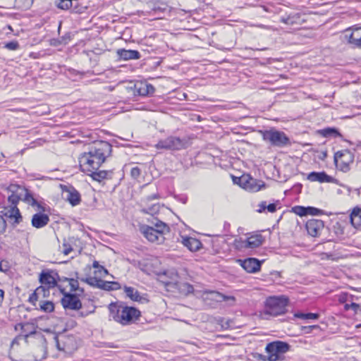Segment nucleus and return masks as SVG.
<instances>
[{
	"label": "nucleus",
	"instance_id": "bf43d9fd",
	"mask_svg": "<svg viewBox=\"0 0 361 361\" xmlns=\"http://www.w3.org/2000/svg\"><path fill=\"white\" fill-rule=\"evenodd\" d=\"M94 312V310H93L92 311H90V312H84V311H81L78 313L79 316L81 317H87L88 314H90V313H92Z\"/></svg>",
	"mask_w": 361,
	"mask_h": 361
},
{
	"label": "nucleus",
	"instance_id": "6e6552de",
	"mask_svg": "<svg viewBox=\"0 0 361 361\" xmlns=\"http://www.w3.org/2000/svg\"><path fill=\"white\" fill-rule=\"evenodd\" d=\"M187 142L176 136H169L166 139L159 140L155 145L157 149L169 150H180L186 147Z\"/></svg>",
	"mask_w": 361,
	"mask_h": 361
},
{
	"label": "nucleus",
	"instance_id": "a19ab883",
	"mask_svg": "<svg viewBox=\"0 0 361 361\" xmlns=\"http://www.w3.org/2000/svg\"><path fill=\"white\" fill-rule=\"evenodd\" d=\"M292 211L300 216H305L307 215V207L295 206L292 208Z\"/></svg>",
	"mask_w": 361,
	"mask_h": 361
},
{
	"label": "nucleus",
	"instance_id": "7c9ffc66",
	"mask_svg": "<svg viewBox=\"0 0 361 361\" xmlns=\"http://www.w3.org/2000/svg\"><path fill=\"white\" fill-rule=\"evenodd\" d=\"M88 6L84 5L82 0H74L72 3V6L70 8L71 13L82 14L87 11Z\"/></svg>",
	"mask_w": 361,
	"mask_h": 361
},
{
	"label": "nucleus",
	"instance_id": "0e129e2a",
	"mask_svg": "<svg viewBox=\"0 0 361 361\" xmlns=\"http://www.w3.org/2000/svg\"><path fill=\"white\" fill-rule=\"evenodd\" d=\"M105 281L101 279H99L98 280V282L97 283H95L96 285V288H101L102 286V282H104Z\"/></svg>",
	"mask_w": 361,
	"mask_h": 361
},
{
	"label": "nucleus",
	"instance_id": "4d7b16f0",
	"mask_svg": "<svg viewBox=\"0 0 361 361\" xmlns=\"http://www.w3.org/2000/svg\"><path fill=\"white\" fill-rule=\"evenodd\" d=\"M61 38V40L59 41V44H66L68 42V40L70 39V37L69 36H63Z\"/></svg>",
	"mask_w": 361,
	"mask_h": 361
},
{
	"label": "nucleus",
	"instance_id": "e2e57ef3",
	"mask_svg": "<svg viewBox=\"0 0 361 361\" xmlns=\"http://www.w3.org/2000/svg\"><path fill=\"white\" fill-rule=\"evenodd\" d=\"M4 298V291L0 289V306L1 305Z\"/></svg>",
	"mask_w": 361,
	"mask_h": 361
},
{
	"label": "nucleus",
	"instance_id": "c03bdc74",
	"mask_svg": "<svg viewBox=\"0 0 361 361\" xmlns=\"http://www.w3.org/2000/svg\"><path fill=\"white\" fill-rule=\"evenodd\" d=\"M246 239L243 240L242 238L235 239L234 240V246L237 250H242L245 249H248V246L246 245Z\"/></svg>",
	"mask_w": 361,
	"mask_h": 361
},
{
	"label": "nucleus",
	"instance_id": "aec40b11",
	"mask_svg": "<svg viewBox=\"0 0 361 361\" xmlns=\"http://www.w3.org/2000/svg\"><path fill=\"white\" fill-rule=\"evenodd\" d=\"M88 173L93 180L101 182L104 179H111L113 176L111 170H92V171H83Z\"/></svg>",
	"mask_w": 361,
	"mask_h": 361
},
{
	"label": "nucleus",
	"instance_id": "20e7f679",
	"mask_svg": "<svg viewBox=\"0 0 361 361\" xmlns=\"http://www.w3.org/2000/svg\"><path fill=\"white\" fill-rule=\"evenodd\" d=\"M260 133L263 140L271 147L283 148L291 145L290 139L283 131L272 128Z\"/></svg>",
	"mask_w": 361,
	"mask_h": 361
},
{
	"label": "nucleus",
	"instance_id": "49530a36",
	"mask_svg": "<svg viewBox=\"0 0 361 361\" xmlns=\"http://www.w3.org/2000/svg\"><path fill=\"white\" fill-rule=\"evenodd\" d=\"M324 214L325 212L322 209L310 206L307 207V215L320 216Z\"/></svg>",
	"mask_w": 361,
	"mask_h": 361
},
{
	"label": "nucleus",
	"instance_id": "7ed1b4c3",
	"mask_svg": "<svg viewBox=\"0 0 361 361\" xmlns=\"http://www.w3.org/2000/svg\"><path fill=\"white\" fill-rule=\"evenodd\" d=\"M289 299L286 295L270 296L264 302V308L260 312L262 318L268 319L269 317L284 314L288 305Z\"/></svg>",
	"mask_w": 361,
	"mask_h": 361
},
{
	"label": "nucleus",
	"instance_id": "4c0bfd02",
	"mask_svg": "<svg viewBox=\"0 0 361 361\" xmlns=\"http://www.w3.org/2000/svg\"><path fill=\"white\" fill-rule=\"evenodd\" d=\"M34 0H16L15 4L16 6L22 10L29 9L32 4Z\"/></svg>",
	"mask_w": 361,
	"mask_h": 361
},
{
	"label": "nucleus",
	"instance_id": "de8ad7c7",
	"mask_svg": "<svg viewBox=\"0 0 361 361\" xmlns=\"http://www.w3.org/2000/svg\"><path fill=\"white\" fill-rule=\"evenodd\" d=\"M333 230L337 237L341 236L344 233L343 228H342L341 225L338 222H336L333 226Z\"/></svg>",
	"mask_w": 361,
	"mask_h": 361
},
{
	"label": "nucleus",
	"instance_id": "a211bd4d",
	"mask_svg": "<svg viewBox=\"0 0 361 361\" xmlns=\"http://www.w3.org/2000/svg\"><path fill=\"white\" fill-rule=\"evenodd\" d=\"M307 180L311 182L334 183L335 179L325 171H312L307 175Z\"/></svg>",
	"mask_w": 361,
	"mask_h": 361
},
{
	"label": "nucleus",
	"instance_id": "c9c22d12",
	"mask_svg": "<svg viewBox=\"0 0 361 361\" xmlns=\"http://www.w3.org/2000/svg\"><path fill=\"white\" fill-rule=\"evenodd\" d=\"M66 280H68L71 293L78 292L77 293L79 295L84 293V288L79 286V283L77 279L66 278Z\"/></svg>",
	"mask_w": 361,
	"mask_h": 361
},
{
	"label": "nucleus",
	"instance_id": "39448f33",
	"mask_svg": "<svg viewBox=\"0 0 361 361\" xmlns=\"http://www.w3.org/2000/svg\"><path fill=\"white\" fill-rule=\"evenodd\" d=\"M290 345L284 341H276L269 343L266 348V352L269 355V361H277L280 359V355L288 352Z\"/></svg>",
	"mask_w": 361,
	"mask_h": 361
},
{
	"label": "nucleus",
	"instance_id": "4468645a",
	"mask_svg": "<svg viewBox=\"0 0 361 361\" xmlns=\"http://www.w3.org/2000/svg\"><path fill=\"white\" fill-rule=\"evenodd\" d=\"M241 267L248 273H256L260 270L262 262L256 258L249 257L245 259H238Z\"/></svg>",
	"mask_w": 361,
	"mask_h": 361
},
{
	"label": "nucleus",
	"instance_id": "13d9d810",
	"mask_svg": "<svg viewBox=\"0 0 361 361\" xmlns=\"http://www.w3.org/2000/svg\"><path fill=\"white\" fill-rule=\"evenodd\" d=\"M3 261H0V271L1 272H6L8 270V266L4 265Z\"/></svg>",
	"mask_w": 361,
	"mask_h": 361
},
{
	"label": "nucleus",
	"instance_id": "6e6d98bb",
	"mask_svg": "<svg viewBox=\"0 0 361 361\" xmlns=\"http://www.w3.org/2000/svg\"><path fill=\"white\" fill-rule=\"evenodd\" d=\"M219 296L220 298H222V300L224 301H233L234 302L235 300V298L233 297V296H228V295H222V294H219Z\"/></svg>",
	"mask_w": 361,
	"mask_h": 361
},
{
	"label": "nucleus",
	"instance_id": "603ef678",
	"mask_svg": "<svg viewBox=\"0 0 361 361\" xmlns=\"http://www.w3.org/2000/svg\"><path fill=\"white\" fill-rule=\"evenodd\" d=\"M218 324L221 326L222 329H227L230 327L229 321H225L224 318L219 317L217 320Z\"/></svg>",
	"mask_w": 361,
	"mask_h": 361
},
{
	"label": "nucleus",
	"instance_id": "dca6fc26",
	"mask_svg": "<svg viewBox=\"0 0 361 361\" xmlns=\"http://www.w3.org/2000/svg\"><path fill=\"white\" fill-rule=\"evenodd\" d=\"M155 91L154 87L146 82H137L134 85L133 92L139 96L152 95Z\"/></svg>",
	"mask_w": 361,
	"mask_h": 361
},
{
	"label": "nucleus",
	"instance_id": "412c9836",
	"mask_svg": "<svg viewBox=\"0 0 361 361\" xmlns=\"http://www.w3.org/2000/svg\"><path fill=\"white\" fill-rule=\"evenodd\" d=\"M279 21L288 25H302L305 20L301 19L300 13H291L280 17Z\"/></svg>",
	"mask_w": 361,
	"mask_h": 361
},
{
	"label": "nucleus",
	"instance_id": "79ce46f5",
	"mask_svg": "<svg viewBox=\"0 0 361 361\" xmlns=\"http://www.w3.org/2000/svg\"><path fill=\"white\" fill-rule=\"evenodd\" d=\"M37 292L39 293L40 298H48L50 295V288L40 285L37 288Z\"/></svg>",
	"mask_w": 361,
	"mask_h": 361
},
{
	"label": "nucleus",
	"instance_id": "f8f14e48",
	"mask_svg": "<svg viewBox=\"0 0 361 361\" xmlns=\"http://www.w3.org/2000/svg\"><path fill=\"white\" fill-rule=\"evenodd\" d=\"M122 311L121 324L123 325H128L136 322L141 315L140 310L137 308L125 305Z\"/></svg>",
	"mask_w": 361,
	"mask_h": 361
},
{
	"label": "nucleus",
	"instance_id": "393cba45",
	"mask_svg": "<svg viewBox=\"0 0 361 361\" xmlns=\"http://www.w3.org/2000/svg\"><path fill=\"white\" fill-rule=\"evenodd\" d=\"M348 42L355 47L361 48V26L353 28V32L349 35H345Z\"/></svg>",
	"mask_w": 361,
	"mask_h": 361
},
{
	"label": "nucleus",
	"instance_id": "37998d69",
	"mask_svg": "<svg viewBox=\"0 0 361 361\" xmlns=\"http://www.w3.org/2000/svg\"><path fill=\"white\" fill-rule=\"evenodd\" d=\"M98 276H99L98 275H95L94 276H89V277H86V278H81L80 281L87 283L90 286L96 288L95 283H97L98 282V280H99Z\"/></svg>",
	"mask_w": 361,
	"mask_h": 361
},
{
	"label": "nucleus",
	"instance_id": "69168bd1",
	"mask_svg": "<svg viewBox=\"0 0 361 361\" xmlns=\"http://www.w3.org/2000/svg\"><path fill=\"white\" fill-rule=\"evenodd\" d=\"M180 201L183 203V204H185L188 201V198L187 197H183L180 199Z\"/></svg>",
	"mask_w": 361,
	"mask_h": 361
},
{
	"label": "nucleus",
	"instance_id": "052dcab7",
	"mask_svg": "<svg viewBox=\"0 0 361 361\" xmlns=\"http://www.w3.org/2000/svg\"><path fill=\"white\" fill-rule=\"evenodd\" d=\"M92 267L94 269H97V270H99L100 267H102V265H99V262L96 260H94L92 263Z\"/></svg>",
	"mask_w": 361,
	"mask_h": 361
},
{
	"label": "nucleus",
	"instance_id": "c756f323",
	"mask_svg": "<svg viewBox=\"0 0 361 361\" xmlns=\"http://www.w3.org/2000/svg\"><path fill=\"white\" fill-rule=\"evenodd\" d=\"M263 239L261 234L252 235L246 239V245L249 248L258 247L262 244Z\"/></svg>",
	"mask_w": 361,
	"mask_h": 361
},
{
	"label": "nucleus",
	"instance_id": "1a4fd4ad",
	"mask_svg": "<svg viewBox=\"0 0 361 361\" xmlns=\"http://www.w3.org/2000/svg\"><path fill=\"white\" fill-rule=\"evenodd\" d=\"M161 198V195L159 193L157 192L150 195H148L145 197L142 198L141 204L143 206L142 209V212L145 214H149L152 216L157 214L160 209V204L159 203H153L151 202L154 200H159Z\"/></svg>",
	"mask_w": 361,
	"mask_h": 361
},
{
	"label": "nucleus",
	"instance_id": "cd10ccee",
	"mask_svg": "<svg viewBox=\"0 0 361 361\" xmlns=\"http://www.w3.org/2000/svg\"><path fill=\"white\" fill-rule=\"evenodd\" d=\"M54 303L50 300H39V306L35 307L36 310H40L45 313H51L54 311Z\"/></svg>",
	"mask_w": 361,
	"mask_h": 361
},
{
	"label": "nucleus",
	"instance_id": "72a5a7b5",
	"mask_svg": "<svg viewBox=\"0 0 361 361\" xmlns=\"http://www.w3.org/2000/svg\"><path fill=\"white\" fill-rule=\"evenodd\" d=\"M68 338L63 334L56 335L54 336V341L56 346L59 350L66 351V341Z\"/></svg>",
	"mask_w": 361,
	"mask_h": 361
},
{
	"label": "nucleus",
	"instance_id": "f03ea898",
	"mask_svg": "<svg viewBox=\"0 0 361 361\" xmlns=\"http://www.w3.org/2000/svg\"><path fill=\"white\" fill-rule=\"evenodd\" d=\"M112 145L104 140H96L88 145L87 151L79 157L82 171H92L99 169L106 159L111 156Z\"/></svg>",
	"mask_w": 361,
	"mask_h": 361
},
{
	"label": "nucleus",
	"instance_id": "0eeeda50",
	"mask_svg": "<svg viewBox=\"0 0 361 361\" xmlns=\"http://www.w3.org/2000/svg\"><path fill=\"white\" fill-rule=\"evenodd\" d=\"M60 290L63 295L61 299V303L66 310L78 311L82 308V304L79 298V294L77 293L66 292L62 288H60Z\"/></svg>",
	"mask_w": 361,
	"mask_h": 361
},
{
	"label": "nucleus",
	"instance_id": "5701e85b",
	"mask_svg": "<svg viewBox=\"0 0 361 361\" xmlns=\"http://www.w3.org/2000/svg\"><path fill=\"white\" fill-rule=\"evenodd\" d=\"M49 221V217L47 214L42 212L35 214L32 218V226L37 228H41L45 226Z\"/></svg>",
	"mask_w": 361,
	"mask_h": 361
},
{
	"label": "nucleus",
	"instance_id": "774afa93",
	"mask_svg": "<svg viewBox=\"0 0 361 361\" xmlns=\"http://www.w3.org/2000/svg\"><path fill=\"white\" fill-rule=\"evenodd\" d=\"M323 157H326V152H324V153L323 154Z\"/></svg>",
	"mask_w": 361,
	"mask_h": 361
},
{
	"label": "nucleus",
	"instance_id": "8fccbe9b",
	"mask_svg": "<svg viewBox=\"0 0 361 361\" xmlns=\"http://www.w3.org/2000/svg\"><path fill=\"white\" fill-rule=\"evenodd\" d=\"M141 174V170L138 166L133 167L130 170V176L133 178L137 179Z\"/></svg>",
	"mask_w": 361,
	"mask_h": 361
},
{
	"label": "nucleus",
	"instance_id": "9d476101",
	"mask_svg": "<svg viewBox=\"0 0 361 361\" xmlns=\"http://www.w3.org/2000/svg\"><path fill=\"white\" fill-rule=\"evenodd\" d=\"M57 279H59V275L58 272L51 269L43 270L39 276V281L41 285L50 288L58 286L60 289L61 287L58 286Z\"/></svg>",
	"mask_w": 361,
	"mask_h": 361
},
{
	"label": "nucleus",
	"instance_id": "58836bf2",
	"mask_svg": "<svg viewBox=\"0 0 361 361\" xmlns=\"http://www.w3.org/2000/svg\"><path fill=\"white\" fill-rule=\"evenodd\" d=\"M295 317L297 318L302 319H317L319 317V314L317 313H303V312H298L295 314Z\"/></svg>",
	"mask_w": 361,
	"mask_h": 361
},
{
	"label": "nucleus",
	"instance_id": "f257e3e1",
	"mask_svg": "<svg viewBox=\"0 0 361 361\" xmlns=\"http://www.w3.org/2000/svg\"><path fill=\"white\" fill-rule=\"evenodd\" d=\"M8 192L10 193L8 196L10 208L4 212V215L10 219H14L16 224H19L23 219L20 210L17 207L20 200L32 207L36 206L38 210L45 211L44 206L34 197V194L25 187L17 184H11L8 187Z\"/></svg>",
	"mask_w": 361,
	"mask_h": 361
},
{
	"label": "nucleus",
	"instance_id": "bb28decb",
	"mask_svg": "<svg viewBox=\"0 0 361 361\" xmlns=\"http://www.w3.org/2000/svg\"><path fill=\"white\" fill-rule=\"evenodd\" d=\"M153 220L155 221V222H154L153 221H152V224L154 226V230H156L157 233L160 235L161 240H163L164 238L163 237V235L169 233L170 232V227L169 226V225H167L166 223L163 222L161 220L154 218H153Z\"/></svg>",
	"mask_w": 361,
	"mask_h": 361
},
{
	"label": "nucleus",
	"instance_id": "4be33fe9",
	"mask_svg": "<svg viewBox=\"0 0 361 361\" xmlns=\"http://www.w3.org/2000/svg\"><path fill=\"white\" fill-rule=\"evenodd\" d=\"M116 53L119 59L125 61L140 59L141 58L140 53L137 50L118 49Z\"/></svg>",
	"mask_w": 361,
	"mask_h": 361
},
{
	"label": "nucleus",
	"instance_id": "f704fd0d",
	"mask_svg": "<svg viewBox=\"0 0 361 361\" xmlns=\"http://www.w3.org/2000/svg\"><path fill=\"white\" fill-rule=\"evenodd\" d=\"M176 286L179 292L185 295L192 293L194 291L193 286L187 282H180L178 283Z\"/></svg>",
	"mask_w": 361,
	"mask_h": 361
},
{
	"label": "nucleus",
	"instance_id": "6ab92c4d",
	"mask_svg": "<svg viewBox=\"0 0 361 361\" xmlns=\"http://www.w3.org/2000/svg\"><path fill=\"white\" fill-rule=\"evenodd\" d=\"M140 232L150 242L159 241L161 236L153 226L142 225L140 228Z\"/></svg>",
	"mask_w": 361,
	"mask_h": 361
},
{
	"label": "nucleus",
	"instance_id": "3c124183",
	"mask_svg": "<svg viewBox=\"0 0 361 361\" xmlns=\"http://www.w3.org/2000/svg\"><path fill=\"white\" fill-rule=\"evenodd\" d=\"M7 224L3 216L0 215V235L3 234L6 229Z\"/></svg>",
	"mask_w": 361,
	"mask_h": 361
},
{
	"label": "nucleus",
	"instance_id": "a18cd8bd",
	"mask_svg": "<svg viewBox=\"0 0 361 361\" xmlns=\"http://www.w3.org/2000/svg\"><path fill=\"white\" fill-rule=\"evenodd\" d=\"M39 293L37 292V289L36 288L35 291L30 295L27 301L33 306L36 307V302L39 300Z\"/></svg>",
	"mask_w": 361,
	"mask_h": 361
},
{
	"label": "nucleus",
	"instance_id": "9b49d317",
	"mask_svg": "<svg viewBox=\"0 0 361 361\" xmlns=\"http://www.w3.org/2000/svg\"><path fill=\"white\" fill-rule=\"evenodd\" d=\"M63 198L72 206L78 205L81 202L80 192L72 185H61Z\"/></svg>",
	"mask_w": 361,
	"mask_h": 361
},
{
	"label": "nucleus",
	"instance_id": "680f3d73",
	"mask_svg": "<svg viewBox=\"0 0 361 361\" xmlns=\"http://www.w3.org/2000/svg\"><path fill=\"white\" fill-rule=\"evenodd\" d=\"M61 40V38H59V39H51V45H54V46H58L60 44H59V41Z\"/></svg>",
	"mask_w": 361,
	"mask_h": 361
},
{
	"label": "nucleus",
	"instance_id": "423d86ee",
	"mask_svg": "<svg viewBox=\"0 0 361 361\" xmlns=\"http://www.w3.org/2000/svg\"><path fill=\"white\" fill-rule=\"evenodd\" d=\"M355 155L349 149H343L334 154V163L339 170L347 172L350 170V165L353 163Z\"/></svg>",
	"mask_w": 361,
	"mask_h": 361
},
{
	"label": "nucleus",
	"instance_id": "5fc2aeb1",
	"mask_svg": "<svg viewBox=\"0 0 361 361\" xmlns=\"http://www.w3.org/2000/svg\"><path fill=\"white\" fill-rule=\"evenodd\" d=\"M63 247H65L63 251V253L65 255H68L72 250H73V248L71 247V246L68 244H66V243H63Z\"/></svg>",
	"mask_w": 361,
	"mask_h": 361
},
{
	"label": "nucleus",
	"instance_id": "473e14b6",
	"mask_svg": "<svg viewBox=\"0 0 361 361\" xmlns=\"http://www.w3.org/2000/svg\"><path fill=\"white\" fill-rule=\"evenodd\" d=\"M279 204H280L279 200H277L276 203H270L269 204H267V202L262 201L259 204L257 212L262 213L264 212L265 209H267L268 212L274 213L276 211V206Z\"/></svg>",
	"mask_w": 361,
	"mask_h": 361
},
{
	"label": "nucleus",
	"instance_id": "a878e982",
	"mask_svg": "<svg viewBox=\"0 0 361 361\" xmlns=\"http://www.w3.org/2000/svg\"><path fill=\"white\" fill-rule=\"evenodd\" d=\"M124 292L126 293V295L133 301L140 302H143V301H147V300L145 297L142 296L140 292L137 290L135 289L133 287L125 286Z\"/></svg>",
	"mask_w": 361,
	"mask_h": 361
},
{
	"label": "nucleus",
	"instance_id": "f3484780",
	"mask_svg": "<svg viewBox=\"0 0 361 361\" xmlns=\"http://www.w3.org/2000/svg\"><path fill=\"white\" fill-rule=\"evenodd\" d=\"M123 307L124 302H111L108 307L109 317L120 324L121 322V315Z\"/></svg>",
	"mask_w": 361,
	"mask_h": 361
},
{
	"label": "nucleus",
	"instance_id": "c85d7f7f",
	"mask_svg": "<svg viewBox=\"0 0 361 361\" xmlns=\"http://www.w3.org/2000/svg\"><path fill=\"white\" fill-rule=\"evenodd\" d=\"M318 133L324 137H341L338 130L334 127H328L318 130Z\"/></svg>",
	"mask_w": 361,
	"mask_h": 361
},
{
	"label": "nucleus",
	"instance_id": "09e8293b",
	"mask_svg": "<svg viewBox=\"0 0 361 361\" xmlns=\"http://www.w3.org/2000/svg\"><path fill=\"white\" fill-rule=\"evenodd\" d=\"M4 47L9 50L14 51L19 48V44L17 41H11L7 42Z\"/></svg>",
	"mask_w": 361,
	"mask_h": 361
},
{
	"label": "nucleus",
	"instance_id": "338daca9",
	"mask_svg": "<svg viewBox=\"0 0 361 361\" xmlns=\"http://www.w3.org/2000/svg\"><path fill=\"white\" fill-rule=\"evenodd\" d=\"M66 277H63V279H61V278L59 277V279H57V281H68V280H66Z\"/></svg>",
	"mask_w": 361,
	"mask_h": 361
},
{
	"label": "nucleus",
	"instance_id": "2f4dec72",
	"mask_svg": "<svg viewBox=\"0 0 361 361\" xmlns=\"http://www.w3.org/2000/svg\"><path fill=\"white\" fill-rule=\"evenodd\" d=\"M350 219L351 224L357 228L361 226V209L358 207H355L353 209L350 215Z\"/></svg>",
	"mask_w": 361,
	"mask_h": 361
},
{
	"label": "nucleus",
	"instance_id": "ea45409f",
	"mask_svg": "<svg viewBox=\"0 0 361 361\" xmlns=\"http://www.w3.org/2000/svg\"><path fill=\"white\" fill-rule=\"evenodd\" d=\"M344 310L346 311L353 310L354 313L357 314L358 312L361 311V306L354 302H351L350 303L346 302L344 305Z\"/></svg>",
	"mask_w": 361,
	"mask_h": 361
},
{
	"label": "nucleus",
	"instance_id": "ddd939ff",
	"mask_svg": "<svg viewBox=\"0 0 361 361\" xmlns=\"http://www.w3.org/2000/svg\"><path fill=\"white\" fill-rule=\"evenodd\" d=\"M307 233L312 237H319L324 228V222L321 219H311L305 224Z\"/></svg>",
	"mask_w": 361,
	"mask_h": 361
},
{
	"label": "nucleus",
	"instance_id": "2eb2a0df",
	"mask_svg": "<svg viewBox=\"0 0 361 361\" xmlns=\"http://www.w3.org/2000/svg\"><path fill=\"white\" fill-rule=\"evenodd\" d=\"M240 185L243 186V188L248 190L252 192H257L262 187H264V183L261 180H257L251 177L245 178H240Z\"/></svg>",
	"mask_w": 361,
	"mask_h": 361
},
{
	"label": "nucleus",
	"instance_id": "b1692460",
	"mask_svg": "<svg viewBox=\"0 0 361 361\" xmlns=\"http://www.w3.org/2000/svg\"><path fill=\"white\" fill-rule=\"evenodd\" d=\"M182 243L192 252H196L199 250L202 245L200 240L195 238L188 236L182 237Z\"/></svg>",
	"mask_w": 361,
	"mask_h": 361
},
{
	"label": "nucleus",
	"instance_id": "864d4df0",
	"mask_svg": "<svg viewBox=\"0 0 361 361\" xmlns=\"http://www.w3.org/2000/svg\"><path fill=\"white\" fill-rule=\"evenodd\" d=\"M108 274L109 271L104 267H101L99 270L94 271V275H98L99 277L105 276Z\"/></svg>",
	"mask_w": 361,
	"mask_h": 361
},
{
	"label": "nucleus",
	"instance_id": "e433bc0d",
	"mask_svg": "<svg viewBox=\"0 0 361 361\" xmlns=\"http://www.w3.org/2000/svg\"><path fill=\"white\" fill-rule=\"evenodd\" d=\"M102 290H116L121 289V285L117 281H106L102 282V286L101 287Z\"/></svg>",
	"mask_w": 361,
	"mask_h": 361
}]
</instances>
